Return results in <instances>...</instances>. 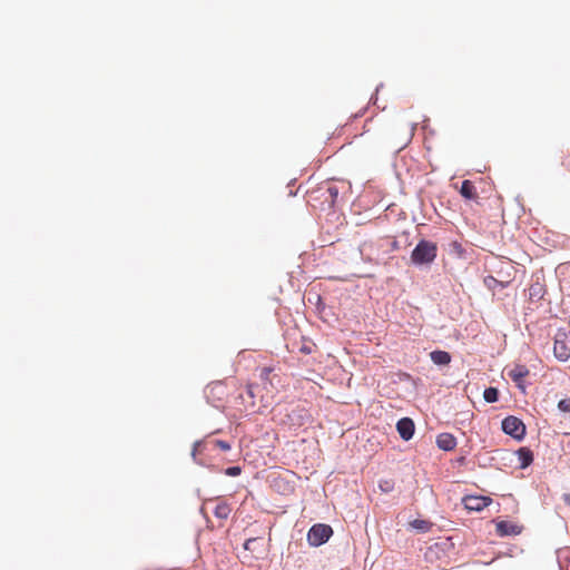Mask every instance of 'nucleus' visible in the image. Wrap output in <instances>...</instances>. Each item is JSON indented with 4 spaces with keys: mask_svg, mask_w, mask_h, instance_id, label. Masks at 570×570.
I'll list each match as a JSON object with an SVG mask.
<instances>
[{
    "mask_svg": "<svg viewBox=\"0 0 570 570\" xmlns=\"http://www.w3.org/2000/svg\"><path fill=\"white\" fill-rule=\"evenodd\" d=\"M460 194L465 199L474 200V199L478 198V194H476V189H475L474 184L471 180H468V179L462 181V185H461V188H460Z\"/></svg>",
    "mask_w": 570,
    "mask_h": 570,
    "instance_id": "9b49d317",
    "label": "nucleus"
},
{
    "mask_svg": "<svg viewBox=\"0 0 570 570\" xmlns=\"http://www.w3.org/2000/svg\"><path fill=\"white\" fill-rule=\"evenodd\" d=\"M215 445L223 450V451H229L230 450V444L226 441H223V440H217L215 441Z\"/></svg>",
    "mask_w": 570,
    "mask_h": 570,
    "instance_id": "4be33fe9",
    "label": "nucleus"
},
{
    "mask_svg": "<svg viewBox=\"0 0 570 570\" xmlns=\"http://www.w3.org/2000/svg\"><path fill=\"white\" fill-rule=\"evenodd\" d=\"M438 247L429 240H420L412 250L411 259L416 265L431 264L436 257Z\"/></svg>",
    "mask_w": 570,
    "mask_h": 570,
    "instance_id": "f257e3e1",
    "label": "nucleus"
},
{
    "mask_svg": "<svg viewBox=\"0 0 570 570\" xmlns=\"http://www.w3.org/2000/svg\"><path fill=\"white\" fill-rule=\"evenodd\" d=\"M232 512L230 505L225 501H218L215 509L214 514L216 518L226 520Z\"/></svg>",
    "mask_w": 570,
    "mask_h": 570,
    "instance_id": "4468645a",
    "label": "nucleus"
},
{
    "mask_svg": "<svg viewBox=\"0 0 570 570\" xmlns=\"http://www.w3.org/2000/svg\"><path fill=\"white\" fill-rule=\"evenodd\" d=\"M242 472L239 466H229L226 469L225 473L229 476H237Z\"/></svg>",
    "mask_w": 570,
    "mask_h": 570,
    "instance_id": "aec40b11",
    "label": "nucleus"
},
{
    "mask_svg": "<svg viewBox=\"0 0 570 570\" xmlns=\"http://www.w3.org/2000/svg\"><path fill=\"white\" fill-rule=\"evenodd\" d=\"M542 296H543V287L541 284L535 283L529 287V297L531 299H533V298L540 299V298H542Z\"/></svg>",
    "mask_w": 570,
    "mask_h": 570,
    "instance_id": "dca6fc26",
    "label": "nucleus"
},
{
    "mask_svg": "<svg viewBox=\"0 0 570 570\" xmlns=\"http://www.w3.org/2000/svg\"><path fill=\"white\" fill-rule=\"evenodd\" d=\"M436 444L441 450L452 451L456 446V439L451 433H441L436 438Z\"/></svg>",
    "mask_w": 570,
    "mask_h": 570,
    "instance_id": "9d476101",
    "label": "nucleus"
},
{
    "mask_svg": "<svg viewBox=\"0 0 570 570\" xmlns=\"http://www.w3.org/2000/svg\"><path fill=\"white\" fill-rule=\"evenodd\" d=\"M410 525L413 529H415V530H417L420 532L425 533V532H429L432 529L433 523L431 521H429V520L415 519V520L410 522Z\"/></svg>",
    "mask_w": 570,
    "mask_h": 570,
    "instance_id": "2eb2a0df",
    "label": "nucleus"
},
{
    "mask_svg": "<svg viewBox=\"0 0 570 570\" xmlns=\"http://www.w3.org/2000/svg\"><path fill=\"white\" fill-rule=\"evenodd\" d=\"M246 393H247L248 397L252 400L250 405L254 406L255 405V402H254L255 386L253 384L247 385Z\"/></svg>",
    "mask_w": 570,
    "mask_h": 570,
    "instance_id": "412c9836",
    "label": "nucleus"
},
{
    "mask_svg": "<svg viewBox=\"0 0 570 570\" xmlns=\"http://www.w3.org/2000/svg\"><path fill=\"white\" fill-rule=\"evenodd\" d=\"M396 430L404 441H409L414 434V422L410 417H403L396 423Z\"/></svg>",
    "mask_w": 570,
    "mask_h": 570,
    "instance_id": "1a4fd4ad",
    "label": "nucleus"
},
{
    "mask_svg": "<svg viewBox=\"0 0 570 570\" xmlns=\"http://www.w3.org/2000/svg\"><path fill=\"white\" fill-rule=\"evenodd\" d=\"M520 468L525 469L533 462V453L529 448H520L517 451Z\"/></svg>",
    "mask_w": 570,
    "mask_h": 570,
    "instance_id": "f8f14e48",
    "label": "nucleus"
},
{
    "mask_svg": "<svg viewBox=\"0 0 570 570\" xmlns=\"http://www.w3.org/2000/svg\"><path fill=\"white\" fill-rule=\"evenodd\" d=\"M340 189L333 183L326 181L321 184L315 190L311 191L309 198L312 200L322 199V205L332 208L338 197Z\"/></svg>",
    "mask_w": 570,
    "mask_h": 570,
    "instance_id": "f03ea898",
    "label": "nucleus"
},
{
    "mask_svg": "<svg viewBox=\"0 0 570 570\" xmlns=\"http://www.w3.org/2000/svg\"><path fill=\"white\" fill-rule=\"evenodd\" d=\"M483 397L488 403H494L498 401L499 391L495 387H488L484 390Z\"/></svg>",
    "mask_w": 570,
    "mask_h": 570,
    "instance_id": "f3484780",
    "label": "nucleus"
},
{
    "mask_svg": "<svg viewBox=\"0 0 570 570\" xmlns=\"http://www.w3.org/2000/svg\"><path fill=\"white\" fill-rule=\"evenodd\" d=\"M257 539L255 538H250V539H247L244 543V548L246 550H253V544L256 543Z\"/></svg>",
    "mask_w": 570,
    "mask_h": 570,
    "instance_id": "5701e85b",
    "label": "nucleus"
},
{
    "mask_svg": "<svg viewBox=\"0 0 570 570\" xmlns=\"http://www.w3.org/2000/svg\"><path fill=\"white\" fill-rule=\"evenodd\" d=\"M272 371L273 370L271 367H263L262 371H261V379L264 382L271 381L269 376L272 374Z\"/></svg>",
    "mask_w": 570,
    "mask_h": 570,
    "instance_id": "6ab92c4d",
    "label": "nucleus"
},
{
    "mask_svg": "<svg viewBox=\"0 0 570 570\" xmlns=\"http://www.w3.org/2000/svg\"><path fill=\"white\" fill-rule=\"evenodd\" d=\"M333 534V529L328 524H314L307 533V542L312 547H320L328 541Z\"/></svg>",
    "mask_w": 570,
    "mask_h": 570,
    "instance_id": "20e7f679",
    "label": "nucleus"
},
{
    "mask_svg": "<svg viewBox=\"0 0 570 570\" xmlns=\"http://www.w3.org/2000/svg\"><path fill=\"white\" fill-rule=\"evenodd\" d=\"M529 375V368L525 365L517 364L509 372L508 376L517 384L522 392H525L524 379Z\"/></svg>",
    "mask_w": 570,
    "mask_h": 570,
    "instance_id": "0eeeda50",
    "label": "nucleus"
},
{
    "mask_svg": "<svg viewBox=\"0 0 570 570\" xmlns=\"http://www.w3.org/2000/svg\"><path fill=\"white\" fill-rule=\"evenodd\" d=\"M462 502L466 510L480 512L492 503V499L484 495H466Z\"/></svg>",
    "mask_w": 570,
    "mask_h": 570,
    "instance_id": "423d86ee",
    "label": "nucleus"
},
{
    "mask_svg": "<svg viewBox=\"0 0 570 570\" xmlns=\"http://www.w3.org/2000/svg\"><path fill=\"white\" fill-rule=\"evenodd\" d=\"M502 430L517 440H521L525 435V425L520 419L512 415L502 421Z\"/></svg>",
    "mask_w": 570,
    "mask_h": 570,
    "instance_id": "39448f33",
    "label": "nucleus"
},
{
    "mask_svg": "<svg viewBox=\"0 0 570 570\" xmlns=\"http://www.w3.org/2000/svg\"><path fill=\"white\" fill-rule=\"evenodd\" d=\"M558 409L563 413H570V397L560 400L558 403Z\"/></svg>",
    "mask_w": 570,
    "mask_h": 570,
    "instance_id": "a211bd4d",
    "label": "nucleus"
},
{
    "mask_svg": "<svg viewBox=\"0 0 570 570\" xmlns=\"http://www.w3.org/2000/svg\"><path fill=\"white\" fill-rule=\"evenodd\" d=\"M553 354L560 362L570 357V332L559 328L554 335Z\"/></svg>",
    "mask_w": 570,
    "mask_h": 570,
    "instance_id": "7ed1b4c3",
    "label": "nucleus"
},
{
    "mask_svg": "<svg viewBox=\"0 0 570 570\" xmlns=\"http://www.w3.org/2000/svg\"><path fill=\"white\" fill-rule=\"evenodd\" d=\"M563 501L567 505L570 507V493H564L563 494Z\"/></svg>",
    "mask_w": 570,
    "mask_h": 570,
    "instance_id": "b1692460",
    "label": "nucleus"
},
{
    "mask_svg": "<svg viewBox=\"0 0 570 570\" xmlns=\"http://www.w3.org/2000/svg\"><path fill=\"white\" fill-rule=\"evenodd\" d=\"M522 525L511 521L501 520L495 523V530L500 537L518 535L522 532Z\"/></svg>",
    "mask_w": 570,
    "mask_h": 570,
    "instance_id": "6e6552de",
    "label": "nucleus"
},
{
    "mask_svg": "<svg viewBox=\"0 0 570 570\" xmlns=\"http://www.w3.org/2000/svg\"><path fill=\"white\" fill-rule=\"evenodd\" d=\"M430 357L436 365H448L451 362V355L445 351H433Z\"/></svg>",
    "mask_w": 570,
    "mask_h": 570,
    "instance_id": "ddd939ff",
    "label": "nucleus"
}]
</instances>
